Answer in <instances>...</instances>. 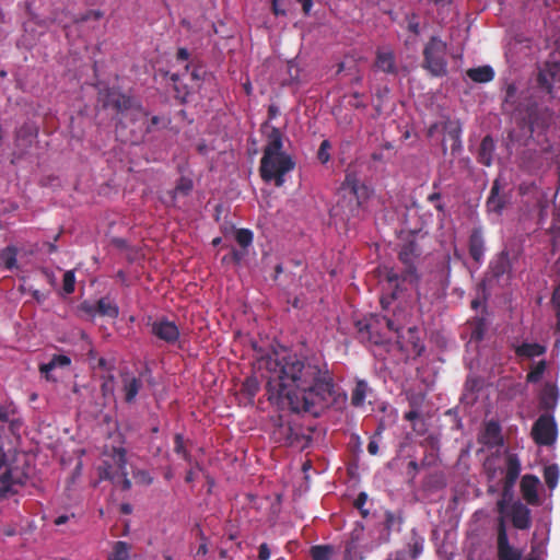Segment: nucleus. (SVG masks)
<instances>
[{"instance_id":"a211bd4d","label":"nucleus","mask_w":560,"mask_h":560,"mask_svg":"<svg viewBox=\"0 0 560 560\" xmlns=\"http://www.w3.org/2000/svg\"><path fill=\"white\" fill-rule=\"evenodd\" d=\"M402 338L397 340L400 349L413 355H421L424 346L419 337V330L417 327H409L406 331V336L401 335Z\"/></svg>"},{"instance_id":"5701e85b","label":"nucleus","mask_w":560,"mask_h":560,"mask_svg":"<svg viewBox=\"0 0 560 560\" xmlns=\"http://www.w3.org/2000/svg\"><path fill=\"white\" fill-rule=\"evenodd\" d=\"M539 485L538 477L534 475H525L521 480V492L523 499L530 505H537L539 503V497L537 488Z\"/></svg>"},{"instance_id":"a19ab883","label":"nucleus","mask_w":560,"mask_h":560,"mask_svg":"<svg viewBox=\"0 0 560 560\" xmlns=\"http://www.w3.org/2000/svg\"><path fill=\"white\" fill-rule=\"evenodd\" d=\"M544 479L547 487L553 490L559 480V467L556 464L548 465L544 468Z\"/></svg>"},{"instance_id":"13d9d810","label":"nucleus","mask_w":560,"mask_h":560,"mask_svg":"<svg viewBox=\"0 0 560 560\" xmlns=\"http://www.w3.org/2000/svg\"><path fill=\"white\" fill-rule=\"evenodd\" d=\"M486 332V325L482 319H478L471 330V339L480 341L483 339Z\"/></svg>"},{"instance_id":"052dcab7","label":"nucleus","mask_w":560,"mask_h":560,"mask_svg":"<svg viewBox=\"0 0 560 560\" xmlns=\"http://www.w3.org/2000/svg\"><path fill=\"white\" fill-rule=\"evenodd\" d=\"M104 13L101 10H89L80 16L79 22H85L89 20H101Z\"/></svg>"},{"instance_id":"8fccbe9b","label":"nucleus","mask_w":560,"mask_h":560,"mask_svg":"<svg viewBox=\"0 0 560 560\" xmlns=\"http://www.w3.org/2000/svg\"><path fill=\"white\" fill-rule=\"evenodd\" d=\"M253 238L254 234L248 229H238L235 233V240L237 244L243 248H247L249 245H252Z\"/></svg>"},{"instance_id":"864d4df0","label":"nucleus","mask_w":560,"mask_h":560,"mask_svg":"<svg viewBox=\"0 0 560 560\" xmlns=\"http://www.w3.org/2000/svg\"><path fill=\"white\" fill-rule=\"evenodd\" d=\"M75 289V275L73 270H67L63 273L62 290L65 294L69 295L74 292Z\"/></svg>"},{"instance_id":"2eb2a0df","label":"nucleus","mask_w":560,"mask_h":560,"mask_svg":"<svg viewBox=\"0 0 560 560\" xmlns=\"http://www.w3.org/2000/svg\"><path fill=\"white\" fill-rule=\"evenodd\" d=\"M151 334L168 345L175 343L180 335L177 325L166 317L159 318L151 324Z\"/></svg>"},{"instance_id":"79ce46f5","label":"nucleus","mask_w":560,"mask_h":560,"mask_svg":"<svg viewBox=\"0 0 560 560\" xmlns=\"http://www.w3.org/2000/svg\"><path fill=\"white\" fill-rule=\"evenodd\" d=\"M334 548L329 545H316L311 547L310 555L313 560H329Z\"/></svg>"},{"instance_id":"5fc2aeb1","label":"nucleus","mask_w":560,"mask_h":560,"mask_svg":"<svg viewBox=\"0 0 560 560\" xmlns=\"http://www.w3.org/2000/svg\"><path fill=\"white\" fill-rule=\"evenodd\" d=\"M404 522V518L401 516L400 513H395V512H392V511H386L385 512V527L386 529L390 530L393 529L396 525H401Z\"/></svg>"},{"instance_id":"f704fd0d","label":"nucleus","mask_w":560,"mask_h":560,"mask_svg":"<svg viewBox=\"0 0 560 560\" xmlns=\"http://www.w3.org/2000/svg\"><path fill=\"white\" fill-rule=\"evenodd\" d=\"M96 311L101 316H107L109 318H117L119 315V307L108 298H102L97 301Z\"/></svg>"},{"instance_id":"338daca9","label":"nucleus","mask_w":560,"mask_h":560,"mask_svg":"<svg viewBox=\"0 0 560 560\" xmlns=\"http://www.w3.org/2000/svg\"><path fill=\"white\" fill-rule=\"evenodd\" d=\"M486 432L489 435L495 436L500 433V427L498 423L491 421L487 424Z\"/></svg>"},{"instance_id":"bf43d9fd","label":"nucleus","mask_w":560,"mask_h":560,"mask_svg":"<svg viewBox=\"0 0 560 560\" xmlns=\"http://www.w3.org/2000/svg\"><path fill=\"white\" fill-rule=\"evenodd\" d=\"M428 201L434 206V208L439 211L444 213L445 212V206L442 203L441 200V194L440 192H432L428 196Z\"/></svg>"},{"instance_id":"de8ad7c7","label":"nucleus","mask_w":560,"mask_h":560,"mask_svg":"<svg viewBox=\"0 0 560 560\" xmlns=\"http://www.w3.org/2000/svg\"><path fill=\"white\" fill-rule=\"evenodd\" d=\"M170 80L174 84L175 97L185 102L189 91L185 84L180 83V75L178 73H172Z\"/></svg>"},{"instance_id":"473e14b6","label":"nucleus","mask_w":560,"mask_h":560,"mask_svg":"<svg viewBox=\"0 0 560 560\" xmlns=\"http://www.w3.org/2000/svg\"><path fill=\"white\" fill-rule=\"evenodd\" d=\"M467 77L477 83H488L494 78V70L490 66H481L467 70Z\"/></svg>"},{"instance_id":"4be33fe9","label":"nucleus","mask_w":560,"mask_h":560,"mask_svg":"<svg viewBox=\"0 0 560 560\" xmlns=\"http://www.w3.org/2000/svg\"><path fill=\"white\" fill-rule=\"evenodd\" d=\"M282 133L279 128L271 127L267 144L264 149V165H268L270 156L282 154Z\"/></svg>"},{"instance_id":"37998d69","label":"nucleus","mask_w":560,"mask_h":560,"mask_svg":"<svg viewBox=\"0 0 560 560\" xmlns=\"http://www.w3.org/2000/svg\"><path fill=\"white\" fill-rule=\"evenodd\" d=\"M521 472V462L515 454H509L506 456V470L505 477L518 479Z\"/></svg>"},{"instance_id":"f8f14e48","label":"nucleus","mask_w":560,"mask_h":560,"mask_svg":"<svg viewBox=\"0 0 560 560\" xmlns=\"http://www.w3.org/2000/svg\"><path fill=\"white\" fill-rule=\"evenodd\" d=\"M532 436L536 444L550 446L557 439V424L551 413H542L534 422Z\"/></svg>"},{"instance_id":"b1692460","label":"nucleus","mask_w":560,"mask_h":560,"mask_svg":"<svg viewBox=\"0 0 560 560\" xmlns=\"http://www.w3.org/2000/svg\"><path fill=\"white\" fill-rule=\"evenodd\" d=\"M559 392L556 385L546 383L539 395V408L550 413L557 406Z\"/></svg>"},{"instance_id":"4d7b16f0","label":"nucleus","mask_w":560,"mask_h":560,"mask_svg":"<svg viewBox=\"0 0 560 560\" xmlns=\"http://www.w3.org/2000/svg\"><path fill=\"white\" fill-rule=\"evenodd\" d=\"M516 478L505 477L503 479L502 495L505 498H513V490L516 483Z\"/></svg>"},{"instance_id":"6e6552de","label":"nucleus","mask_w":560,"mask_h":560,"mask_svg":"<svg viewBox=\"0 0 560 560\" xmlns=\"http://www.w3.org/2000/svg\"><path fill=\"white\" fill-rule=\"evenodd\" d=\"M523 256V247L518 243H509L498 253L489 264L491 276L500 280L504 276L506 279L512 278L513 268Z\"/></svg>"},{"instance_id":"9d476101","label":"nucleus","mask_w":560,"mask_h":560,"mask_svg":"<svg viewBox=\"0 0 560 560\" xmlns=\"http://www.w3.org/2000/svg\"><path fill=\"white\" fill-rule=\"evenodd\" d=\"M275 435L282 444L299 450L306 448L311 443V436L304 432V428L292 421L281 422Z\"/></svg>"},{"instance_id":"e2e57ef3","label":"nucleus","mask_w":560,"mask_h":560,"mask_svg":"<svg viewBox=\"0 0 560 560\" xmlns=\"http://www.w3.org/2000/svg\"><path fill=\"white\" fill-rule=\"evenodd\" d=\"M258 559L259 560H269L270 559V549L266 542H262L258 548Z\"/></svg>"},{"instance_id":"3c124183","label":"nucleus","mask_w":560,"mask_h":560,"mask_svg":"<svg viewBox=\"0 0 560 560\" xmlns=\"http://www.w3.org/2000/svg\"><path fill=\"white\" fill-rule=\"evenodd\" d=\"M551 304L557 318L556 331L560 334V283L555 288L552 292Z\"/></svg>"},{"instance_id":"20e7f679","label":"nucleus","mask_w":560,"mask_h":560,"mask_svg":"<svg viewBox=\"0 0 560 560\" xmlns=\"http://www.w3.org/2000/svg\"><path fill=\"white\" fill-rule=\"evenodd\" d=\"M417 257V245L413 242L404 244L398 253L402 270L387 269L385 279L393 289V298H396L399 291L406 290L407 284H416L418 282L419 277L415 265Z\"/></svg>"},{"instance_id":"423d86ee","label":"nucleus","mask_w":560,"mask_h":560,"mask_svg":"<svg viewBox=\"0 0 560 560\" xmlns=\"http://www.w3.org/2000/svg\"><path fill=\"white\" fill-rule=\"evenodd\" d=\"M98 102L105 109H112L117 116L144 117L147 110L132 96L125 94L117 88H105L98 92Z\"/></svg>"},{"instance_id":"4c0bfd02","label":"nucleus","mask_w":560,"mask_h":560,"mask_svg":"<svg viewBox=\"0 0 560 560\" xmlns=\"http://www.w3.org/2000/svg\"><path fill=\"white\" fill-rule=\"evenodd\" d=\"M192 188H194L192 180L188 177L182 176L177 180L175 188L168 192L172 203L175 202L177 195L188 196L190 194V191L192 190Z\"/></svg>"},{"instance_id":"49530a36","label":"nucleus","mask_w":560,"mask_h":560,"mask_svg":"<svg viewBox=\"0 0 560 560\" xmlns=\"http://www.w3.org/2000/svg\"><path fill=\"white\" fill-rule=\"evenodd\" d=\"M118 466L104 463L100 467V478L110 480L113 483H118Z\"/></svg>"},{"instance_id":"58836bf2","label":"nucleus","mask_w":560,"mask_h":560,"mask_svg":"<svg viewBox=\"0 0 560 560\" xmlns=\"http://www.w3.org/2000/svg\"><path fill=\"white\" fill-rule=\"evenodd\" d=\"M18 248L14 246H7L0 250V261L4 268L12 270L16 267Z\"/></svg>"},{"instance_id":"bb28decb","label":"nucleus","mask_w":560,"mask_h":560,"mask_svg":"<svg viewBox=\"0 0 560 560\" xmlns=\"http://www.w3.org/2000/svg\"><path fill=\"white\" fill-rule=\"evenodd\" d=\"M495 151V143L491 136L487 135L482 138L478 154H477V161L485 165V166H491L493 162V154Z\"/></svg>"},{"instance_id":"2f4dec72","label":"nucleus","mask_w":560,"mask_h":560,"mask_svg":"<svg viewBox=\"0 0 560 560\" xmlns=\"http://www.w3.org/2000/svg\"><path fill=\"white\" fill-rule=\"evenodd\" d=\"M71 364V359L65 354H54L48 363L42 364L39 371L46 380H51L49 373L56 368H66Z\"/></svg>"},{"instance_id":"f3484780","label":"nucleus","mask_w":560,"mask_h":560,"mask_svg":"<svg viewBox=\"0 0 560 560\" xmlns=\"http://www.w3.org/2000/svg\"><path fill=\"white\" fill-rule=\"evenodd\" d=\"M560 73V63L558 62H546L542 68L539 69L537 74V85L547 94H552L553 82L556 75Z\"/></svg>"},{"instance_id":"aec40b11","label":"nucleus","mask_w":560,"mask_h":560,"mask_svg":"<svg viewBox=\"0 0 560 560\" xmlns=\"http://www.w3.org/2000/svg\"><path fill=\"white\" fill-rule=\"evenodd\" d=\"M112 457L114 463L118 466V483L115 485L122 490H129L131 488V481L128 478L126 450L122 447H114Z\"/></svg>"},{"instance_id":"a18cd8bd","label":"nucleus","mask_w":560,"mask_h":560,"mask_svg":"<svg viewBox=\"0 0 560 560\" xmlns=\"http://www.w3.org/2000/svg\"><path fill=\"white\" fill-rule=\"evenodd\" d=\"M377 319L381 324V327L384 328V330L388 332H395L397 335V340L402 338L401 337V329L402 327L398 325L393 318L386 317V316H377Z\"/></svg>"},{"instance_id":"4468645a","label":"nucleus","mask_w":560,"mask_h":560,"mask_svg":"<svg viewBox=\"0 0 560 560\" xmlns=\"http://www.w3.org/2000/svg\"><path fill=\"white\" fill-rule=\"evenodd\" d=\"M506 183L501 176H498L490 189V194L486 200V208L489 213L502 214L504 208L510 201V196L504 191Z\"/></svg>"},{"instance_id":"680f3d73","label":"nucleus","mask_w":560,"mask_h":560,"mask_svg":"<svg viewBox=\"0 0 560 560\" xmlns=\"http://www.w3.org/2000/svg\"><path fill=\"white\" fill-rule=\"evenodd\" d=\"M409 402L412 408L404 415V419L412 422V421L419 419L420 413L417 409V402L413 399L410 400Z\"/></svg>"},{"instance_id":"ea45409f","label":"nucleus","mask_w":560,"mask_h":560,"mask_svg":"<svg viewBox=\"0 0 560 560\" xmlns=\"http://www.w3.org/2000/svg\"><path fill=\"white\" fill-rule=\"evenodd\" d=\"M174 452L187 463L192 464L191 454L186 447V442L182 433L174 435Z\"/></svg>"},{"instance_id":"412c9836","label":"nucleus","mask_w":560,"mask_h":560,"mask_svg":"<svg viewBox=\"0 0 560 560\" xmlns=\"http://www.w3.org/2000/svg\"><path fill=\"white\" fill-rule=\"evenodd\" d=\"M132 120H141L144 125V129L141 131V133L136 137V141H144V138L147 135L158 130V129H165L171 124V120L165 116H152L149 118V113L147 112V116L139 117L133 116Z\"/></svg>"},{"instance_id":"393cba45","label":"nucleus","mask_w":560,"mask_h":560,"mask_svg":"<svg viewBox=\"0 0 560 560\" xmlns=\"http://www.w3.org/2000/svg\"><path fill=\"white\" fill-rule=\"evenodd\" d=\"M443 131L446 137L452 141L451 151L455 154L462 150V126L458 120L447 119L443 122Z\"/></svg>"},{"instance_id":"7c9ffc66","label":"nucleus","mask_w":560,"mask_h":560,"mask_svg":"<svg viewBox=\"0 0 560 560\" xmlns=\"http://www.w3.org/2000/svg\"><path fill=\"white\" fill-rule=\"evenodd\" d=\"M370 390L371 388L366 381L358 380L351 392V405L355 408L363 407Z\"/></svg>"},{"instance_id":"7ed1b4c3","label":"nucleus","mask_w":560,"mask_h":560,"mask_svg":"<svg viewBox=\"0 0 560 560\" xmlns=\"http://www.w3.org/2000/svg\"><path fill=\"white\" fill-rule=\"evenodd\" d=\"M339 199L334 210L346 221L360 218L364 203L369 200L371 191L363 184L355 172H347L338 189Z\"/></svg>"},{"instance_id":"6ab92c4d","label":"nucleus","mask_w":560,"mask_h":560,"mask_svg":"<svg viewBox=\"0 0 560 560\" xmlns=\"http://www.w3.org/2000/svg\"><path fill=\"white\" fill-rule=\"evenodd\" d=\"M511 522L512 525L520 530L529 529L532 526L530 510L522 502H514L511 506Z\"/></svg>"},{"instance_id":"cd10ccee","label":"nucleus","mask_w":560,"mask_h":560,"mask_svg":"<svg viewBox=\"0 0 560 560\" xmlns=\"http://www.w3.org/2000/svg\"><path fill=\"white\" fill-rule=\"evenodd\" d=\"M514 352L520 359H534L546 353L547 348L538 342H523L513 346Z\"/></svg>"},{"instance_id":"c756f323","label":"nucleus","mask_w":560,"mask_h":560,"mask_svg":"<svg viewBox=\"0 0 560 560\" xmlns=\"http://www.w3.org/2000/svg\"><path fill=\"white\" fill-rule=\"evenodd\" d=\"M142 387V382L140 378L136 376H125L122 378V390L125 394L126 402L130 404L135 401L140 388Z\"/></svg>"},{"instance_id":"1a4fd4ad","label":"nucleus","mask_w":560,"mask_h":560,"mask_svg":"<svg viewBox=\"0 0 560 560\" xmlns=\"http://www.w3.org/2000/svg\"><path fill=\"white\" fill-rule=\"evenodd\" d=\"M295 167L293 159L287 154H277L270 156L268 165H264V158L260 160V176L265 182L275 180L276 186L280 187L284 183V175Z\"/></svg>"},{"instance_id":"09e8293b","label":"nucleus","mask_w":560,"mask_h":560,"mask_svg":"<svg viewBox=\"0 0 560 560\" xmlns=\"http://www.w3.org/2000/svg\"><path fill=\"white\" fill-rule=\"evenodd\" d=\"M259 382L255 376L246 377L242 384V393L246 396L254 398L259 392Z\"/></svg>"},{"instance_id":"a878e982","label":"nucleus","mask_w":560,"mask_h":560,"mask_svg":"<svg viewBox=\"0 0 560 560\" xmlns=\"http://www.w3.org/2000/svg\"><path fill=\"white\" fill-rule=\"evenodd\" d=\"M37 137V129L32 124L22 125L15 132V145L22 148L21 153H24Z\"/></svg>"},{"instance_id":"0e129e2a","label":"nucleus","mask_w":560,"mask_h":560,"mask_svg":"<svg viewBox=\"0 0 560 560\" xmlns=\"http://www.w3.org/2000/svg\"><path fill=\"white\" fill-rule=\"evenodd\" d=\"M280 1L281 0H270L271 11L277 16L287 14L285 10L280 7Z\"/></svg>"},{"instance_id":"39448f33","label":"nucleus","mask_w":560,"mask_h":560,"mask_svg":"<svg viewBox=\"0 0 560 560\" xmlns=\"http://www.w3.org/2000/svg\"><path fill=\"white\" fill-rule=\"evenodd\" d=\"M18 453L13 448L4 450L0 445V499H7L25 485L26 472L16 465Z\"/></svg>"},{"instance_id":"f03ea898","label":"nucleus","mask_w":560,"mask_h":560,"mask_svg":"<svg viewBox=\"0 0 560 560\" xmlns=\"http://www.w3.org/2000/svg\"><path fill=\"white\" fill-rule=\"evenodd\" d=\"M502 109L530 132H545L553 122V110L538 106L530 89L518 90L514 83L505 86Z\"/></svg>"},{"instance_id":"774afa93","label":"nucleus","mask_w":560,"mask_h":560,"mask_svg":"<svg viewBox=\"0 0 560 560\" xmlns=\"http://www.w3.org/2000/svg\"><path fill=\"white\" fill-rule=\"evenodd\" d=\"M189 51L187 48H184V47H180L178 48L177 52H176V59L178 61H187L189 59Z\"/></svg>"},{"instance_id":"dca6fc26","label":"nucleus","mask_w":560,"mask_h":560,"mask_svg":"<svg viewBox=\"0 0 560 560\" xmlns=\"http://www.w3.org/2000/svg\"><path fill=\"white\" fill-rule=\"evenodd\" d=\"M468 253L470 258L481 264L485 259L486 241L483 228L478 225L474 226L468 237Z\"/></svg>"},{"instance_id":"69168bd1","label":"nucleus","mask_w":560,"mask_h":560,"mask_svg":"<svg viewBox=\"0 0 560 560\" xmlns=\"http://www.w3.org/2000/svg\"><path fill=\"white\" fill-rule=\"evenodd\" d=\"M366 501H368V494L365 492H360L358 494L357 499L354 500V506L358 510H362V508H364Z\"/></svg>"},{"instance_id":"6e6d98bb","label":"nucleus","mask_w":560,"mask_h":560,"mask_svg":"<svg viewBox=\"0 0 560 560\" xmlns=\"http://www.w3.org/2000/svg\"><path fill=\"white\" fill-rule=\"evenodd\" d=\"M331 144L328 140H323L317 151V159L322 164H326L330 160L329 149Z\"/></svg>"},{"instance_id":"c9c22d12","label":"nucleus","mask_w":560,"mask_h":560,"mask_svg":"<svg viewBox=\"0 0 560 560\" xmlns=\"http://www.w3.org/2000/svg\"><path fill=\"white\" fill-rule=\"evenodd\" d=\"M363 525L361 523H357V527L352 530L350 540L346 545V559L347 560H353L355 558V549L358 541L361 538V535L363 533Z\"/></svg>"},{"instance_id":"f257e3e1","label":"nucleus","mask_w":560,"mask_h":560,"mask_svg":"<svg viewBox=\"0 0 560 560\" xmlns=\"http://www.w3.org/2000/svg\"><path fill=\"white\" fill-rule=\"evenodd\" d=\"M259 368L267 372L268 400L281 409L317 417L335 393L334 375L318 358L275 352L262 357Z\"/></svg>"},{"instance_id":"72a5a7b5","label":"nucleus","mask_w":560,"mask_h":560,"mask_svg":"<svg viewBox=\"0 0 560 560\" xmlns=\"http://www.w3.org/2000/svg\"><path fill=\"white\" fill-rule=\"evenodd\" d=\"M424 538L420 536L416 529L410 533V538L407 542L408 552L410 558L416 560L423 551Z\"/></svg>"},{"instance_id":"c03bdc74","label":"nucleus","mask_w":560,"mask_h":560,"mask_svg":"<svg viewBox=\"0 0 560 560\" xmlns=\"http://www.w3.org/2000/svg\"><path fill=\"white\" fill-rule=\"evenodd\" d=\"M547 369V362L540 360L537 362L526 375L527 383H538Z\"/></svg>"},{"instance_id":"e433bc0d","label":"nucleus","mask_w":560,"mask_h":560,"mask_svg":"<svg viewBox=\"0 0 560 560\" xmlns=\"http://www.w3.org/2000/svg\"><path fill=\"white\" fill-rule=\"evenodd\" d=\"M131 546L127 541L118 540L113 545V550L107 560H129Z\"/></svg>"},{"instance_id":"ddd939ff","label":"nucleus","mask_w":560,"mask_h":560,"mask_svg":"<svg viewBox=\"0 0 560 560\" xmlns=\"http://www.w3.org/2000/svg\"><path fill=\"white\" fill-rule=\"evenodd\" d=\"M497 557L498 560H522V551L510 545L503 516L498 518L497 525Z\"/></svg>"},{"instance_id":"603ef678","label":"nucleus","mask_w":560,"mask_h":560,"mask_svg":"<svg viewBox=\"0 0 560 560\" xmlns=\"http://www.w3.org/2000/svg\"><path fill=\"white\" fill-rule=\"evenodd\" d=\"M190 67H192L190 71V80L196 84H199L205 79L206 70L201 65L186 63L185 71L188 72Z\"/></svg>"},{"instance_id":"0eeeda50","label":"nucleus","mask_w":560,"mask_h":560,"mask_svg":"<svg viewBox=\"0 0 560 560\" xmlns=\"http://www.w3.org/2000/svg\"><path fill=\"white\" fill-rule=\"evenodd\" d=\"M447 43L439 36H431L423 48L422 68L431 75L441 78L447 74Z\"/></svg>"},{"instance_id":"9b49d317","label":"nucleus","mask_w":560,"mask_h":560,"mask_svg":"<svg viewBox=\"0 0 560 560\" xmlns=\"http://www.w3.org/2000/svg\"><path fill=\"white\" fill-rule=\"evenodd\" d=\"M358 330V339L363 343L384 345L389 341L390 337L381 327L377 316H371L355 324Z\"/></svg>"},{"instance_id":"c85d7f7f","label":"nucleus","mask_w":560,"mask_h":560,"mask_svg":"<svg viewBox=\"0 0 560 560\" xmlns=\"http://www.w3.org/2000/svg\"><path fill=\"white\" fill-rule=\"evenodd\" d=\"M375 67L386 73H396L397 68L394 52L392 50H378Z\"/></svg>"}]
</instances>
